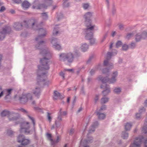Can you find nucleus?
<instances>
[{"label": "nucleus", "mask_w": 147, "mask_h": 147, "mask_svg": "<svg viewBox=\"0 0 147 147\" xmlns=\"http://www.w3.org/2000/svg\"><path fill=\"white\" fill-rule=\"evenodd\" d=\"M40 88H36L35 90L33 91V93L35 96H37V98H38V96L40 94Z\"/></svg>", "instance_id": "15"}, {"label": "nucleus", "mask_w": 147, "mask_h": 147, "mask_svg": "<svg viewBox=\"0 0 147 147\" xmlns=\"http://www.w3.org/2000/svg\"><path fill=\"white\" fill-rule=\"evenodd\" d=\"M82 110V108L81 107L78 110V112H79L80 111H81Z\"/></svg>", "instance_id": "57"}, {"label": "nucleus", "mask_w": 147, "mask_h": 147, "mask_svg": "<svg viewBox=\"0 0 147 147\" xmlns=\"http://www.w3.org/2000/svg\"><path fill=\"white\" fill-rule=\"evenodd\" d=\"M89 5L88 4H84L83 5V7L85 9H87L89 7Z\"/></svg>", "instance_id": "34"}, {"label": "nucleus", "mask_w": 147, "mask_h": 147, "mask_svg": "<svg viewBox=\"0 0 147 147\" xmlns=\"http://www.w3.org/2000/svg\"><path fill=\"white\" fill-rule=\"evenodd\" d=\"M45 76V75L44 74H42L40 75H38L37 80H38L40 79V80H42L41 79H42L43 78H44Z\"/></svg>", "instance_id": "26"}, {"label": "nucleus", "mask_w": 147, "mask_h": 147, "mask_svg": "<svg viewBox=\"0 0 147 147\" xmlns=\"http://www.w3.org/2000/svg\"><path fill=\"white\" fill-rule=\"evenodd\" d=\"M144 144H145V147H147V139L146 140H145V142H144Z\"/></svg>", "instance_id": "50"}, {"label": "nucleus", "mask_w": 147, "mask_h": 147, "mask_svg": "<svg viewBox=\"0 0 147 147\" xmlns=\"http://www.w3.org/2000/svg\"><path fill=\"white\" fill-rule=\"evenodd\" d=\"M74 132V130L73 129H71L70 131V134H72V132Z\"/></svg>", "instance_id": "58"}, {"label": "nucleus", "mask_w": 147, "mask_h": 147, "mask_svg": "<svg viewBox=\"0 0 147 147\" xmlns=\"http://www.w3.org/2000/svg\"><path fill=\"white\" fill-rule=\"evenodd\" d=\"M95 71V69H92L90 72V74L91 75H92L94 74Z\"/></svg>", "instance_id": "42"}, {"label": "nucleus", "mask_w": 147, "mask_h": 147, "mask_svg": "<svg viewBox=\"0 0 147 147\" xmlns=\"http://www.w3.org/2000/svg\"><path fill=\"white\" fill-rule=\"evenodd\" d=\"M121 91V89L119 88H116L114 90V92L117 94L119 93Z\"/></svg>", "instance_id": "27"}, {"label": "nucleus", "mask_w": 147, "mask_h": 147, "mask_svg": "<svg viewBox=\"0 0 147 147\" xmlns=\"http://www.w3.org/2000/svg\"><path fill=\"white\" fill-rule=\"evenodd\" d=\"M108 64V60H106L104 61V65H107Z\"/></svg>", "instance_id": "39"}, {"label": "nucleus", "mask_w": 147, "mask_h": 147, "mask_svg": "<svg viewBox=\"0 0 147 147\" xmlns=\"http://www.w3.org/2000/svg\"><path fill=\"white\" fill-rule=\"evenodd\" d=\"M3 91H2L0 93V98H1L3 95Z\"/></svg>", "instance_id": "53"}, {"label": "nucleus", "mask_w": 147, "mask_h": 147, "mask_svg": "<svg viewBox=\"0 0 147 147\" xmlns=\"http://www.w3.org/2000/svg\"><path fill=\"white\" fill-rule=\"evenodd\" d=\"M64 98V96L61 95L57 91H55L54 92V99H57V98Z\"/></svg>", "instance_id": "16"}, {"label": "nucleus", "mask_w": 147, "mask_h": 147, "mask_svg": "<svg viewBox=\"0 0 147 147\" xmlns=\"http://www.w3.org/2000/svg\"><path fill=\"white\" fill-rule=\"evenodd\" d=\"M60 114L61 115H66L67 114L66 112V111H64L63 113H61V110L60 111Z\"/></svg>", "instance_id": "43"}, {"label": "nucleus", "mask_w": 147, "mask_h": 147, "mask_svg": "<svg viewBox=\"0 0 147 147\" xmlns=\"http://www.w3.org/2000/svg\"><path fill=\"white\" fill-rule=\"evenodd\" d=\"M119 27L120 29H122L123 28V26L122 24H119Z\"/></svg>", "instance_id": "46"}, {"label": "nucleus", "mask_w": 147, "mask_h": 147, "mask_svg": "<svg viewBox=\"0 0 147 147\" xmlns=\"http://www.w3.org/2000/svg\"><path fill=\"white\" fill-rule=\"evenodd\" d=\"M122 136L124 139H126L128 136V134L125 132H123L122 134Z\"/></svg>", "instance_id": "23"}, {"label": "nucleus", "mask_w": 147, "mask_h": 147, "mask_svg": "<svg viewBox=\"0 0 147 147\" xmlns=\"http://www.w3.org/2000/svg\"><path fill=\"white\" fill-rule=\"evenodd\" d=\"M14 26L16 30H19L22 27V25L18 23H15Z\"/></svg>", "instance_id": "21"}, {"label": "nucleus", "mask_w": 147, "mask_h": 147, "mask_svg": "<svg viewBox=\"0 0 147 147\" xmlns=\"http://www.w3.org/2000/svg\"><path fill=\"white\" fill-rule=\"evenodd\" d=\"M57 120L58 121H60L61 120V116H59L58 117Z\"/></svg>", "instance_id": "49"}, {"label": "nucleus", "mask_w": 147, "mask_h": 147, "mask_svg": "<svg viewBox=\"0 0 147 147\" xmlns=\"http://www.w3.org/2000/svg\"><path fill=\"white\" fill-rule=\"evenodd\" d=\"M30 5V3L26 1H24L22 4V6L24 8H28Z\"/></svg>", "instance_id": "18"}, {"label": "nucleus", "mask_w": 147, "mask_h": 147, "mask_svg": "<svg viewBox=\"0 0 147 147\" xmlns=\"http://www.w3.org/2000/svg\"><path fill=\"white\" fill-rule=\"evenodd\" d=\"M12 89H9L5 90V91L7 92V94L6 95V96L9 95L10 94L12 90Z\"/></svg>", "instance_id": "28"}, {"label": "nucleus", "mask_w": 147, "mask_h": 147, "mask_svg": "<svg viewBox=\"0 0 147 147\" xmlns=\"http://www.w3.org/2000/svg\"><path fill=\"white\" fill-rule=\"evenodd\" d=\"M143 138L142 137L136 138L134 143L131 144L130 147H139Z\"/></svg>", "instance_id": "7"}, {"label": "nucleus", "mask_w": 147, "mask_h": 147, "mask_svg": "<svg viewBox=\"0 0 147 147\" xmlns=\"http://www.w3.org/2000/svg\"><path fill=\"white\" fill-rule=\"evenodd\" d=\"M14 12V11H11V13H13Z\"/></svg>", "instance_id": "63"}, {"label": "nucleus", "mask_w": 147, "mask_h": 147, "mask_svg": "<svg viewBox=\"0 0 147 147\" xmlns=\"http://www.w3.org/2000/svg\"><path fill=\"white\" fill-rule=\"evenodd\" d=\"M102 72L103 74H107L109 72V70L107 68H105L102 70Z\"/></svg>", "instance_id": "33"}, {"label": "nucleus", "mask_w": 147, "mask_h": 147, "mask_svg": "<svg viewBox=\"0 0 147 147\" xmlns=\"http://www.w3.org/2000/svg\"><path fill=\"white\" fill-rule=\"evenodd\" d=\"M7 134L9 135H10L13 134V131L11 130H10L7 132Z\"/></svg>", "instance_id": "47"}, {"label": "nucleus", "mask_w": 147, "mask_h": 147, "mask_svg": "<svg viewBox=\"0 0 147 147\" xmlns=\"http://www.w3.org/2000/svg\"><path fill=\"white\" fill-rule=\"evenodd\" d=\"M132 126V124L130 123H127L125 126V129L126 131H128L130 129Z\"/></svg>", "instance_id": "19"}, {"label": "nucleus", "mask_w": 147, "mask_h": 147, "mask_svg": "<svg viewBox=\"0 0 147 147\" xmlns=\"http://www.w3.org/2000/svg\"><path fill=\"white\" fill-rule=\"evenodd\" d=\"M32 96L30 94H27L23 95L21 97H20L19 98L21 102H26L28 100H32Z\"/></svg>", "instance_id": "10"}, {"label": "nucleus", "mask_w": 147, "mask_h": 147, "mask_svg": "<svg viewBox=\"0 0 147 147\" xmlns=\"http://www.w3.org/2000/svg\"><path fill=\"white\" fill-rule=\"evenodd\" d=\"M21 111H22V112H23L26 113V111L23 109H21Z\"/></svg>", "instance_id": "55"}, {"label": "nucleus", "mask_w": 147, "mask_h": 147, "mask_svg": "<svg viewBox=\"0 0 147 147\" xmlns=\"http://www.w3.org/2000/svg\"><path fill=\"white\" fill-rule=\"evenodd\" d=\"M32 8L33 9H40L42 8H45L46 7L44 4L39 5H38L34 6L33 5Z\"/></svg>", "instance_id": "17"}, {"label": "nucleus", "mask_w": 147, "mask_h": 147, "mask_svg": "<svg viewBox=\"0 0 147 147\" xmlns=\"http://www.w3.org/2000/svg\"><path fill=\"white\" fill-rule=\"evenodd\" d=\"M145 105L147 107V100H146L145 102Z\"/></svg>", "instance_id": "56"}, {"label": "nucleus", "mask_w": 147, "mask_h": 147, "mask_svg": "<svg viewBox=\"0 0 147 147\" xmlns=\"http://www.w3.org/2000/svg\"><path fill=\"white\" fill-rule=\"evenodd\" d=\"M133 35V34L131 33H130L128 34L126 38H129L130 37L132 36Z\"/></svg>", "instance_id": "38"}, {"label": "nucleus", "mask_w": 147, "mask_h": 147, "mask_svg": "<svg viewBox=\"0 0 147 147\" xmlns=\"http://www.w3.org/2000/svg\"><path fill=\"white\" fill-rule=\"evenodd\" d=\"M67 70L69 71H72V69H67Z\"/></svg>", "instance_id": "62"}, {"label": "nucleus", "mask_w": 147, "mask_h": 147, "mask_svg": "<svg viewBox=\"0 0 147 147\" xmlns=\"http://www.w3.org/2000/svg\"><path fill=\"white\" fill-rule=\"evenodd\" d=\"M115 34L116 32H113L112 33V36H113Z\"/></svg>", "instance_id": "54"}, {"label": "nucleus", "mask_w": 147, "mask_h": 147, "mask_svg": "<svg viewBox=\"0 0 147 147\" xmlns=\"http://www.w3.org/2000/svg\"><path fill=\"white\" fill-rule=\"evenodd\" d=\"M95 126L94 125H92V128L91 129L89 130V133H91L92 132H93L94 131V128Z\"/></svg>", "instance_id": "32"}, {"label": "nucleus", "mask_w": 147, "mask_h": 147, "mask_svg": "<svg viewBox=\"0 0 147 147\" xmlns=\"http://www.w3.org/2000/svg\"><path fill=\"white\" fill-rule=\"evenodd\" d=\"M106 107L105 105L102 106L99 110L98 111H96V114L98 117V118L100 119H104L105 117V114L102 113L101 111L102 110H104L105 109Z\"/></svg>", "instance_id": "9"}, {"label": "nucleus", "mask_w": 147, "mask_h": 147, "mask_svg": "<svg viewBox=\"0 0 147 147\" xmlns=\"http://www.w3.org/2000/svg\"><path fill=\"white\" fill-rule=\"evenodd\" d=\"M18 142L21 143L22 145H26L28 144L30 141L28 140L25 139L24 136L22 135H19L18 138Z\"/></svg>", "instance_id": "8"}, {"label": "nucleus", "mask_w": 147, "mask_h": 147, "mask_svg": "<svg viewBox=\"0 0 147 147\" xmlns=\"http://www.w3.org/2000/svg\"><path fill=\"white\" fill-rule=\"evenodd\" d=\"M135 46V44L134 43H132L131 44V48L134 47Z\"/></svg>", "instance_id": "48"}, {"label": "nucleus", "mask_w": 147, "mask_h": 147, "mask_svg": "<svg viewBox=\"0 0 147 147\" xmlns=\"http://www.w3.org/2000/svg\"><path fill=\"white\" fill-rule=\"evenodd\" d=\"M60 59L64 61H67L68 62H72L73 61L74 57L71 53H69L67 54H61L60 55Z\"/></svg>", "instance_id": "4"}, {"label": "nucleus", "mask_w": 147, "mask_h": 147, "mask_svg": "<svg viewBox=\"0 0 147 147\" xmlns=\"http://www.w3.org/2000/svg\"><path fill=\"white\" fill-rule=\"evenodd\" d=\"M70 100V98L69 97H68L67 99V101L68 102H69Z\"/></svg>", "instance_id": "59"}, {"label": "nucleus", "mask_w": 147, "mask_h": 147, "mask_svg": "<svg viewBox=\"0 0 147 147\" xmlns=\"http://www.w3.org/2000/svg\"><path fill=\"white\" fill-rule=\"evenodd\" d=\"M47 136L48 139L51 142L52 145L53 144V141L51 138V136L50 134L47 133Z\"/></svg>", "instance_id": "22"}, {"label": "nucleus", "mask_w": 147, "mask_h": 147, "mask_svg": "<svg viewBox=\"0 0 147 147\" xmlns=\"http://www.w3.org/2000/svg\"><path fill=\"white\" fill-rule=\"evenodd\" d=\"M140 113H138L136 114V117L137 118H140Z\"/></svg>", "instance_id": "45"}, {"label": "nucleus", "mask_w": 147, "mask_h": 147, "mask_svg": "<svg viewBox=\"0 0 147 147\" xmlns=\"http://www.w3.org/2000/svg\"><path fill=\"white\" fill-rule=\"evenodd\" d=\"M59 139H60V138H59V137L58 136L57 137L56 140L55 142L53 141V144H54L55 143H57L58 142L59 140Z\"/></svg>", "instance_id": "40"}, {"label": "nucleus", "mask_w": 147, "mask_h": 147, "mask_svg": "<svg viewBox=\"0 0 147 147\" xmlns=\"http://www.w3.org/2000/svg\"><path fill=\"white\" fill-rule=\"evenodd\" d=\"M128 48V46L126 45H124L122 47V49L123 50H126Z\"/></svg>", "instance_id": "30"}, {"label": "nucleus", "mask_w": 147, "mask_h": 147, "mask_svg": "<svg viewBox=\"0 0 147 147\" xmlns=\"http://www.w3.org/2000/svg\"><path fill=\"white\" fill-rule=\"evenodd\" d=\"M54 128V125H53V126L51 127V129H53Z\"/></svg>", "instance_id": "61"}, {"label": "nucleus", "mask_w": 147, "mask_h": 147, "mask_svg": "<svg viewBox=\"0 0 147 147\" xmlns=\"http://www.w3.org/2000/svg\"><path fill=\"white\" fill-rule=\"evenodd\" d=\"M112 47H113V44H112L110 45V49H111L112 48Z\"/></svg>", "instance_id": "60"}, {"label": "nucleus", "mask_w": 147, "mask_h": 147, "mask_svg": "<svg viewBox=\"0 0 147 147\" xmlns=\"http://www.w3.org/2000/svg\"><path fill=\"white\" fill-rule=\"evenodd\" d=\"M16 3H19L21 2V0H13Z\"/></svg>", "instance_id": "44"}, {"label": "nucleus", "mask_w": 147, "mask_h": 147, "mask_svg": "<svg viewBox=\"0 0 147 147\" xmlns=\"http://www.w3.org/2000/svg\"><path fill=\"white\" fill-rule=\"evenodd\" d=\"M38 30L39 31V33L40 34L38 36V38H41L45 36L46 34V31L45 30L42 29L40 28L38 29Z\"/></svg>", "instance_id": "14"}, {"label": "nucleus", "mask_w": 147, "mask_h": 147, "mask_svg": "<svg viewBox=\"0 0 147 147\" xmlns=\"http://www.w3.org/2000/svg\"><path fill=\"white\" fill-rule=\"evenodd\" d=\"M10 30V28L6 27L4 28L2 32H0V40H2L4 38L5 34L9 33Z\"/></svg>", "instance_id": "12"}, {"label": "nucleus", "mask_w": 147, "mask_h": 147, "mask_svg": "<svg viewBox=\"0 0 147 147\" xmlns=\"http://www.w3.org/2000/svg\"><path fill=\"white\" fill-rule=\"evenodd\" d=\"M51 113H47V118L49 122H51L52 119V117L51 116Z\"/></svg>", "instance_id": "25"}, {"label": "nucleus", "mask_w": 147, "mask_h": 147, "mask_svg": "<svg viewBox=\"0 0 147 147\" xmlns=\"http://www.w3.org/2000/svg\"><path fill=\"white\" fill-rule=\"evenodd\" d=\"M98 99V96H96L95 98V102H96Z\"/></svg>", "instance_id": "51"}, {"label": "nucleus", "mask_w": 147, "mask_h": 147, "mask_svg": "<svg viewBox=\"0 0 147 147\" xmlns=\"http://www.w3.org/2000/svg\"><path fill=\"white\" fill-rule=\"evenodd\" d=\"M109 99L107 98H102L101 100V103L102 104H104L107 102L108 101Z\"/></svg>", "instance_id": "24"}, {"label": "nucleus", "mask_w": 147, "mask_h": 147, "mask_svg": "<svg viewBox=\"0 0 147 147\" xmlns=\"http://www.w3.org/2000/svg\"><path fill=\"white\" fill-rule=\"evenodd\" d=\"M147 37V32L146 31H144L142 34V37L139 34H138L136 36V41H140L141 39H145Z\"/></svg>", "instance_id": "11"}, {"label": "nucleus", "mask_w": 147, "mask_h": 147, "mask_svg": "<svg viewBox=\"0 0 147 147\" xmlns=\"http://www.w3.org/2000/svg\"><path fill=\"white\" fill-rule=\"evenodd\" d=\"M88 48V46L86 44L82 45L81 46V49L83 52L86 51Z\"/></svg>", "instance_id": "20"}, {"label": "nucleus", "mask_w": 147, "mask_h": 147, "mask_svg": "<svg viewBox=\"0 0 147 147\" xmlns=\"http://www.w3.org/2000/svg\"><path fill=\"white\" fill-rule=\"evenodd\" d=\"M121 45L122 42L120 41H118L116 43V47L117 48H118L119 47H120Z\"/></svg>", "instance_id": "29"}, {"label": "nucleus", "mask_w": 147, "mask_h": 147, "mask_svg": "<svg viewBox=\"0 0 147 147\" xmlns=\"http://www.w3.org/2000/svg\"><path fill=\"white\" fill-rule=\"evenodd\" d=\"M42 16L43 19L46 18H47L48 16L46 13H43L42 14Z\"/></svg>", "instance_id": "31"}, {"label": "nucleus", "mask_w": 147, "mask_h": 147, "mask_svg": "<svg viewBox=\"0 0 147 147\" xmlns=\"http://www.w3.org/2000/svg\"><path fill=\"white\" fill-rule=\"evenodd\" d=\"M5 7L4 6H2L0 9V12H3L5 10Z\"/></svg>", "instance_id": "37"}, {"label": "nucleus", "mask_w": 147, "mask_h": 147, "mask_svg": "<svg viewBox=\"0 0 147 147\" xmlns=\"http://www.w3.org/2000/svg\"><path fill=\"white\" fill-rule=\"evenodd\" d=\"M57 41L56 39L54 38L51 40V43L53 45L54 48L56 49L59 50L61 49V47L59 44L57 43Z\"/></svg>", "instance_id": "13"}, {"label": "nucleus", "mask_w": 147, "mask_h": 147, "mask_svg": "<svg viewBox=\"0 0 147 147\" xmlns=\"http://www.w3.org/2000/svg\"><path fill=\"white\" fill-rule=\"evenodd\" d=\"M29 123L28 122L22 123L21 124L20 132L27 134L29 133L30 132L29 130Z\"/></svg>", "instance_id": "5"}, {"label": "nucleus", "mask_w": 147, "mask_h": 147, "mask_svg": "<svg viewBox=\"0 0 147 147\" xmlns=\"http://www.w3.org/2000/svg\"><path fill=\"white\" fill-rule=\"evenodd\" d=\"M112 53L110 52H109L107 54V57L108 58H110V57L112 55Z\"/></svg>", "instance_id": "36"}, {"label": "nucleus", "mask_w": 147, "mask_h": 147, "mask_svg": "<svg viewBox=\"0 0 147 147\" xmlns=\"http://www.w3.org/2000/svg\"><path fill=\"white\" fill-rule=\"evenodd\" d=\"M92 16V13L90 12L86 13L84 16L85 20V23L86 24L87 29L86 30V38L90 40L91 44L94 43L95 40L93 38V33L92 32L94 27V26H92L91 24L90 18Z\"/></svg>", "instance_id": "1"}, {"label": "nucleus", "mask_w": 147, "mask_h": 147, "mask_svg": "<svg viewBox=\"0 0 147 147\" xmlns=\"http://www.w3.org/2000/svg\"><path fill=\"white\" fill-rule=\"evenodd\" d=\"M58 32L56 31V30H55V29H54V30H53V34L54 35H56V34H58Z\"/></svg>", "instance_id": "41"}, {"label": "nucleus", "mask_w": 147, "mask_h": 147, "mask_svg": "<svg viewBox=\"0 0 147 147\" xmlns=\"http://www.w3.org/2000/svg\"><path fill=\"white\" fill-rule=\"evenodd\" d=\"M1 115L2 117L6 116H8V118L10 121H14L17 120V118H13L14 115L10 113L8 111H3L1 113Z\"/></svg>", "instance_id": "6"}, {"label": "nucleus", "mask_w": 147, "mask_h": 147, "mask_svg": "<svg viewBox=\"0 0 147 147\" xmlns=\"http://www.w3.org/2000/svg\"><path fill=\"white\" fill-rule=\"evenodd\" d=\"M28 116V117H29V118L32 120V123L34 125L35 122H34V118L33 117L30 116Z\"/></svg>", "instance_id": "35"}, {"label": "nucleus", "mask_w": 147, "mask_h": 147, "mask_svg": "<svg viewBox=\"0 0 147 147\" xmlns=\"http://www.w3.org/2000/svg\"><path fill=\"white\" fill-rule=\"evenodd\" d=\"M117 75V73L116 71L114 72L113 74L112 78L110 80L106 78H104L102 79L100 77L99 78V80H101L103 83V84L101 86V88H103L104 89H105V90L102 92L104 96L108 94L110 92L109 88L105 83L107 82H109V83H114L116 80L115 78L116 77Z\"/></svg>", "instance_id": "2"}, {"label": "nucleus", "mask_w": 147, "mask_h": 147, "mask_svg": "<svg viewBox=\"0 0 147 147\" xmlns=\"http://www.w3.org/2000/svg\"><path fill=\"white\" fill-rule=\"evenodd\" d=\"M42 42H42H40V43H39V45H40V44H41V43H42V42Z\"/></svg>", "instance_id": "64"}, {"label": "nucleus", "mask_w": 147, "mask_h": 147, "mask_svg": "<svg viewBox=\"0 0 147 147\" xmlns=\"http://www.w3.org/2000/svg\"><path fill=\"white\" fill-rule=\"evenodd\" d=\"M40 53L44 57L43 59H41L40 62L41 64V66H39L38 68L39 70H48L49 68V58H46V57H50L51 55L45 50H43Z\"/></svg>", "instance_id": "3"}, {"label": "nucleus", "mask_w": 147, "mask_h": 147, "mask_svg": "<svg viewBox=\"0 0 147 147\" xmlns=\"http://www.w3.org/2000/svg\"><path fill=\"white\" fill-rule=\"evenodd\" d=\"M60 75L62 76L63 78H64V74L63 72H61L60 73Z\"/></svg>", "instance_id": "52"}]
</instances>
